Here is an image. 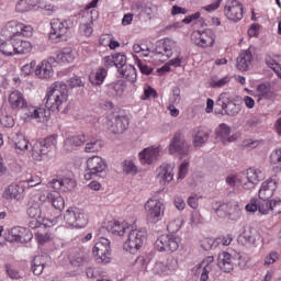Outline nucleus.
I'll use <instances>...</instances> for the list:
<instances>
[{
    "instance_id": "obj_55",
    "label": "nucleus",
    "mask_w": 281,
    "mask_h": 281,
    "mask_svg": "<svg viewBox=\"0 0 281 281\" xmlns=\"http://www.w3.org/2000/svg\"><path fill=\"white\" fill-rule=\"evenodd\" d=\"M34 67H36V61L32 60L30 64H26L22 67V72L24 76H30L34 74Z\"/></svg>"
},
{
    "instance_id": "obj_63",
    "label": "nucleus",
    "mask_w": 281,
    "mask_h": 281,
    "mask_svg": "<svg viewBox=\"0 0 281 281\" xmlns=\"http://www.w3.org/2000/svg\"><path fill=\"white\" fill-rule=\"evenodd\" d=\"M33 32L32 26L22 24V30L20 31V36H31Z\"/></svg>"
},
{
    "instance_id": "obj_39",
    "label": "nucleus",
    "mask_w": 281,
    "mask_h": 281,
    "mask_svg": "<svg viewBox=\"0 0 281 281\" xmlns=\"http://www.w3.org/2000/svg\"><path fill=\"white\" fill-rule=\"evenodd\" d=\"M134 269L136 270L137 276H142V273H146L148 269V261H146V258L138 257L135 260Z\"/></svg>"
},
{
    "instance_id": "obj_37",
    "label": "nucleus",
    "mask_w": 281,
    "mask_h": 281,
    "mask_svg": "<svg viewBox=\"0 0 281 281\" xmlns=\"http://www.w3.org/2000/svg\"><path fill=\"white\" fill-rule=\"evenodd\" d=\"M231 80H232V78L229 76H226L223 78H218V77L214 76L211 78L210 86L213 89H221L222 87H225V85H229Z\"/></svg>"
},
{
    "instance_id": "obj_64",
    "label": "nucleus",
    "mask_w": 281,
    "mask_h": 281,
    "mask_svg": "<svg viewBox=\"0 0 281 281\" xmlns=\"http://www.w3.org/2000/svg\"><path fill=\"white\" fill-rule=\"evenodd\" d=\"M272 212H274V214H281V200H274L272 202Z\"/></svg>"
},
{
    "instance_id": "obj_27",
    "label": "nucleus",
    "mask_w": 281,
    "mask_h": 281,
    "mask_svg": "<svg viewBox=\"0 0 281 281\" xmlns=\"http://www.w3.org/2000/svg\"><path fill=\"white\" fill-rule=\"evenodd\" d=\"M23 234H25V228L21 226H15L8 232L5 240H8V243L25 241V239L23 238Z\"/></svg>"
},
{
    "instance_id": "obj_6",
    "label": "nucleus",
    "mask_w": 281,
    "mask_h": 281,
    "mask_svg": "<svg viewBox=\"0 0 281 281\" xmlns=\"http://www.w3.org/2000/svg\"><path fill=\"white\" fill-rule=\"evenodd\" d=\"M92 254L99 262H104V265L111 262V241L108 238L101 237L95 243Z\"/></svg>"
},
{
    "instance_id": "obj_54",
    "label": "nucleus",
    "mask_w": 281,
    "mask_h": 281,
    "mask_svg": "<svg viewBox=\"0 0 281 281\" xmlns=\"http://www.w3.org/2000/svg\"><path fill=\"white\" fill-rule=\"evenodd\" d=\"M190 168V162H182L179 167L178 179H183L188 176V170Z\"/></svg>"
},
{
    "instance_id": "obj_1",
    "label": "nucleus",
    "mask_w": 281,
    "mask_h": 281,
    "mask_svg": "<svg viewBox=\"0 0 281 281\" xmlns=\"http://www.w3.org/2000/svg\"><path fill=\"white\" fill-rule=\"evenodd\" d=\"M67 100H69L67 83L56 81L49 87L43 100L45 108H36L26 102L21 110V117L24 122H32V120H36V122H47V120H49V111L59 113V111H63L67 105Z\"/></svg>"
},
{
    "instance_id": "obj_17",
    "label": "nucleus",
    "mask_w": 281,
    "mask_h": 281,
    "mask_svg": "<svg viewBox=\"0 0 281 281\" xmlns=\"http://www.w3.org/2000/svg\"><path fill=\"white\" fill-rule=\"evenodd\" d=\"M278 176H272L265 182H262L259 190V199H271L276 190H278Z\"/></svg>"
},
{
    "instance_id": "obj_56",
    "label": "nucleus",
    "mask_w": 281,
    "mask_h": 281,
    "mask_svg": "<svg viewBox=\"0 0 281 281\" xmlns=\"http://www.w3.org/2000/svg\"><path fill=\"white\" fill-rule=\"evenodd\" d=\"M229 135V130L225 126V124H222L220 126V130L217 131V139H227Z\"/></svg>"
},
{
    "instance_id": "obj_16",
    "label": "nucleus",
    "mask_w": 281,
    "mask_h": 281,
    "mask_svg": "<svg viewBox=\"0 0 281 281\" xmlns=\"http://www.w3.org/2000/svg\"><path fill=\"white\" fill-rule=\"evenodd\" d=\"M159 153H161V147L157 146H151L145 148L143 151L139 153V161L143 166H150L159 159Z\"/></svg>"
},
{
    "instance_id": "obj_20",
    "label": "nucleus",
    "mask_w": 281,
    "mask_h": 281,
    "mask_svg": "<svg viewBox=\"0 0 281 281\" xmlns=\"http://www.w3.org/2000/svg\"><path fill=\"white\" fill-rule=\"evenodd\" d=\"M131 226L120 223L115 220L109 221L104 224L103 229H106L112 236H124L130 232Z\"/></svg>"
},
{
    "instance_id": "obj_51",
    "label": "nucleus",
    "mask_w": 281,
    "mask_h": 281,
    "mask_svg": "<svg viewBox=\"0 0 281 281\" xmlns=\"http://www.w3.org/2000/svg\"><path fill=\"white\" fill-rule=\"evenodd\" d=\"M172 97L170 98V104H179L181 102V89L173 88Z\"/></svg>"
},
{
    "instance_id": "obj_5",
    "label": "nucleus",
    "mask_w": 281,
    "mask_h": 281,
    "mask_svg": "<svg viewBox=\"0 0 281 281\" xmlns=\"http://www.w3.org/2000/svg\"><path fill=\"white\" fill-rule=\"evenodd\" d=\"M177 49V42L175 40L167 37L158 43L155 49V58L159 63H166L169 58H172V53Z\"/></svg>"
},
{
    "instance_id": "obj_18",
    "label": "nucleus",
    "mask_w": 281,
    "mask_h": 281,
    "mask_svg": "<svg viewBox=\"0 0 281 281\" xmlns=\"http://www.w3.org/2000/svg\"><path fill=\"white\" fill-rule=\"evenodd\" d=\"M52 63H56V58L49 57L48 60H43L40 65L36 66L35 76L37 78L47 79L54 76V68Z\"/></svg>"
},
{
    "instance_id": "obj_48",
    "label": "nucleus",
    "mask_w": 281,
    "mask_h": 281,
    "mask_svg": "<svg viewBox=\"0 0 281 281\" xmlns=\"http://www.w3.org/2000/svg\"><path fill=\"white\" fill-rule=\"evenodd\" d=\"M150 98H157V90L150 86H146L144 93L140 95V100H150Z\"/></svg>"
},
{
    "instance_id": "obj_4",
    "label": "nucleus",
    "mask_w": 281,
    "mask_h": 281,
    "mask_svg": "<svg viewBox=\"0 0 281 281\" xmlns=\"http://www.w3.org/2000/svg\"><path fill=\"white\" fill-rule=\"evenodd\" d=\"M244 178L238 180L244 190H254L265 179L262 169L249 168L243 172Z\"/></svg>"
},
{
    "instance_id": "obj_53",
    "label": "nucleus",
    "mask_w": 281,
    "mask_h": 281,
    "mask_svg": "<svg viewBox=\"0 0 281 281\" xmlns=\"http://www.w3.org/2000/svg\"><path fill=\"white\" fill-rule=\"evenodd\" d=\"M137 65L142 74H145V76H150V74H153V68L146 65V63L137 59Z\"/></svg>"
},
{
    "instance_id": "obj_61",
    "label": "nucleus",
    "mask_w": 281,
    "mask_h": 281,
    "mask_svg": "<svg viewBox=\"0 0 281 281\" xmlns=\"http://www.w3.org/2000/svg\"><path fill=\"white\" fill-rule=\"evenodd\" d=\"M246 210L250 212V214H255L256 212H258V200H250V203L246 205Z\"/></svg>"
},
{
    "instance_id": "obj_41",
    "label": "nucleus",
    "mask_w": 281,
    "mask_h": 281,
    "mask_svg": "<svg viewBox=\"0 0 281 281\" xmlns=\"http://www.w3.org/2000/svg\"><path fill=\"white\" fill-rule=\"evenodd\" d=\"M258 203V212L260 214H269L270 210L273 209V202H270L269 199H260V201L257 200Z\"/></svg>"
},
{
    "instance_id": "obj_3",
    "label": "nucleus",
    "mask_w": 281,
    "mask_h": 281,
    "mask_svg": "<svg viewBox=\"0 0 281 281\" xmlns=\"http://www.w3.org/2000/svg\"><path fill=\"white\" fill-rule=\"evenodd\" d=\"M106 160L102 157L93 156L87 160V172L85 173L86 181H91L93 177H103L104 170H106Z\"/></svg>"
},
{
    "instance_id": "obj_36",
    "label": "nucleus",
    "mask_w": 281,
    "mask_h": 281,
    "mask_svg": "<svg viewBox=\"0 0 281 281\" xmlns=\"http://www.w3.org/2000/svg\"><path fill=\"white\" fill-rule=\"evenodd\" d=\"M106 69L99 68L94 74L90 75V82L97 87H100L104 79L106 78Z\"/></svg>"
},
{
    "instance_id": "obj_44",
    "label": "nucleus",
    "mask_w": 281,
    "mask_h": 281,
    "mask_svg": "<svg viewBox=\"0 0 281 281\" xmlns=\"http://www.w3.org/2000/svg\"><path fill=\"white\" fill-rule=\"evenodd\" d=\"M258 93L261 98H266V100H271L273 98V92L271 91V88H269L267 85H259Z\"/></svg>"
},
{
    "instance_id": "obj_21",
    "label": "nucleus",
    "mask_w": 281,
    "mask_h": 281,
    "mask_svg": "<svg viewBox=\"0 0 281 281\" xmlns=\"http://www.w3.org/2000/svg\"><path fill=\"white\" fill-rule=\"evenodd\" d=\"M23 192H25L23 187L16 183H11L8 188L4 189L3 198L7 199V201L12 199L15 201H21V199H23Z\"/></svg>"
},
{
    "instance_id": "obj_50",
    "label": "nucleus",
    "mask_w": 281,
    "mask_h": 281,
    "mask_svg": "<svg viewBox=\"0 0 281 281\" xmlns=\"http://www.w3.org/2000/svg\"><path fill=\"white\" fill-rule=\"evenodd\" d=\"M249 260L250 258L248 256H239L237 258V267L241 270L247 269L249 267Z\"/></svg>"
},
{
    "instance_id": "obj_12",
    "label": "nucleus",
    "mask_w": 281,
    "mask_h": 281,
    "mask_svg": "<svg viewBox=\"0 0 281 281\" xmlns=\"http://www.w3.org/2000/svg\"><path fill=\"white\" fill-rule=\"evenodd\" d=\"M224 14L228 21L238 23L243 19V4L238 0H228L224 7Z\"/></svg>"
},
{
    "instance_id": "obj_9",
    "label": "nucleus",
    "mask_w": 281,
    "mask_h": 281,
    "mask_svg": "<svg viewBox=\"0 0 281 281\" xmlns=\"http://www.w3.org/2000/svg\"><path fill=\"white\" fill-rule=\"evenodd\" d=\"M181 238L175 235H161L155 243V248L158 251H177Z\"/></svg>"
},
{
    "instance_id": "obj_58",
    "label": "nucleus",
    "mask_w": 281,
    "mask_h": 281,
    "mask_svg": "<svg viewBox=\"0 0 281 281\" xmlns=\"http://www.w3.org/2000/svg\"><path fill=\"white\" fill-rule=\"evenodd\" d=\"M199 195L192 194L188 199V206L192 207V210H196L199 207Z\"/></svg>"
},
{
    "instance_id": "obj_38",
    "label": "nucleus",
    "mask_w": 281,
    "mask_h": 281,
    "mask_svg": "<svg viewBox=\"0 0 281 281\" xmlns=\"http://www.w3.org/2000/svg\"><path fill=\"white\" fill-rule=\"evenodd\" d=\"M36 5V0H20L16 3L15 10L16 12H29Z\"/></svg>"
},
{
    "instance_id": "obj_29",
    "label": "nucleus",
    "mask_w": 281,
    "mask_h": 281,
    "mask_svg": "<svg viewBox=\"0 0 281 281\" xmlns=\"http://www.w3.org/2000/svg\"><path fill=\"white\" fill-rule=\"evenodd\" d=\"M190 150V145L186 142H172L169 145L170 155H186Z\"/></svg>"
},
{
    "instance_id": "obj_60",
    "label": "nucleus",
    "mask_w": 281,
    "mask_h": 281,
    "mask_svg": "<svg viewBox=\"0 0 281 281\" xmlns=\"http://www.w3.org/2000/svg\"><path fill=\"white\" fill-rule=\"evenodd\" d=\"M278 258H280V255L276 251H272L265 258V265H273Z\"/></svg>"
},
{
    "instance_id": "obj_13",
    "label": "nucleus",
    "mask_w": 281,
    "mask_h": 281,
    "mask_svg": "<svg viewBox=\"0 0 281 281\" xmlns=\"http://www.w3.org/2000/svg\"><path fill=\"white\" fill-rule=\"evenodd\" d=\"M217 105L225 111L226 115H231V117H234L237 113H240V105L234 103V101L229 99V94L227 92L220 94Z\"/></svg>"
},
{
    "instance_id": "obj_35",
    "label": "nucleus",
    "mask_w": 281,
    "mask_h": 281,
    "mask_svg": "<svg viewBox=\"0 0 281 281\" xmlns=\"http://www.w3.org/2000/svg\"><path fill=\"white\" fill-rule=\"evenodd\" d=\"M15 54H30L32 52V43L29 41L14 40Z\"/></svg>"
},
{
    "instance_id": "obj_43",
    "label": "nucleus",
    "mask_w": 281,
    "mask_h": 281,
    "mask_svg": "<svg viewBox=\"0 0 281 281\" xmlns=\"http://www.w3.org/2000/svg\"><path fill=\"white\" fill-rule=\"evenodd\" d=\"M123 171L125 175H137V166L132 160H124L123 161Z\"/></svg>"
},
{
    "instance_id": "obj_32",
    "label": "nucleus",
    "mask_w": 281,
    "mask_h": 281,
    "mask_svg": "<svg viewBox=\"0 0 281 281\" xmlns=\"http://www.w3.org/2000/svg\"><path fill=\"white\" fill-rule=\"evenodd\" d=\"M46 199L48 200V203H52L55 210H65V199L60 196V193H47Z\"/></svg>"
},
{
    "instance_id": "obj_11",
    "label": "nucleus",
    "mask_w": 281,
    "mask_h": 281,
    "mask_svg": "<svg viewBox=\"0 0 281 281\" xmlns=\"http://www.w3.org/2000/svg\"><path fill=\"white\" fill-rule=\"evenodd\" d=\"M147 218L150 223H158L164 215V203L159 200H148L145 204Z\"/></svg>"
},
{
    "instance_id": "obj_24",
    "label": "nucleus",
    "mask_w": 281,
    "mask_h": 281,
    "mask_svg": "<svg viewBox=\"0 0 281 281\" xmlns=\"http://www.w3.org/2000/svg\"><path fill=\"white\" fill-rule=\"evenodd\" d=\"M217 265L224 273L234 271V262L232 261V255L229 252H222L218 255Z\"/></svg>"
},
{
    "instance_id": "obj_59",
    "label": "nucleus",
    "mask_w": 281,
    "mask_h": 281,
    "mask_svg": "<svg viewBox=\"0 0 281 281\" xmlns=\"http://www.w3.org/2000/svg\"><path fill=\"white\" fill-rule=\"evenodd\" d=\"M165 267H167V271H175V270H177V267H178L177 258H175V257L168 258L167 259V265H165Z\"/></svg>"
},
{
    "instance_id": "obj_52",
    "label": "nucleus",
    "mask_w": 281,
    "mask_h": 281,
    "mask_svg": "<svg viewBox=\"0 0 281 281\" xmlns=\"http://www.w3.org/2000/svg\"><path fill=\"white\" fill-rule=\"evenodd\" d=\"M102 148V145L98 144L97 142H90L86 145V153H98Z\"/></svg>"
},
{
    "instance_id": "obj_2",
    "label": "nucleus",
    "mask_w": 281,
    "mask_h": 281,
    "mask_svg": "<svg viewBox=\"0 0 281 281\" xmlns=\"http://www.w3.org/2000/svg\"><path fill=\"white\" fill-rule=\"evenodd\" d=\"M127 239L123 244V249L130 254H137L146 240V229H133L130 227V231L126 233Z\"/></svg>"
},
{
    "instance_id": "obj_49",
    "label": "nucleus",
    "mask_w": 281,
    "mask_h": 281,
    "mask_svg": "<svg viewBox=\"0 0 281 281\" xmlns=\"http://www.w3.org/2000/svg\"><path fill=\"white\" fill-rule=\"evenodd\" d=\"M232 236L227 235L226 237H218L213 241V245H223L224 247H228V245H232Z\"/></svg>"
},
{
    "instance_id": "obj_40",
    "label": "nucleus",
    "mask_w": 281,
    "mask_h": 281,
    "mask_svg": "<svg viewBox=\"0 0 281 281\" xmlns=\"http://www.w3.org/2000/svg\"><path fill=\"white\" fill-rule=\"evenodd\" d=\"M11 42H3L0 45V52L4 55V56H14V54H16L15 49H14V40H10Z\"/></svg>"
},
{
    "instance_id": "obj_57",
    "label": "nucleus",
    "mask_w": 281,
    "mask_h": 281,
    "mask_svg": "<svg viewBox=\"0 0 281 281\" xmlns=\"http://www.w3.org/2000/svg\"><path fill=\"white\" fill-rule=\"evenodd\" d=\"M61 184L67 190H74V188H76V180L71 178H64L61 179Z\"/></svg>"
},
{
    "instance_id": "obj_46",
    "label": "nucleus",
    "mask_w": 281,
    "mask_h": 281,
    "mask_svg": "<svg viewBox=\"0 0 281 281\" xmlns=\"http://www.w3.org/2000/svg\"><path fill=\"white\" fill-rule=\"evenodd\" d=\"M126 65V55L122 54V53H116L114 55V67L116 69H121L123 67H125Z\"/></svg>"
},
{
    "instance_id": "obj_25",
    "label": "nucleus",
    "mask_w": 281,
    "mask_h": 281,
    "mask_svg": "<svg viewBox=\"0 0 281 281\" xmlns=\"http://www.w3.org/2000/svg\"><path fill=\"white\" fill-rule=\"evenodd\" d=\"M26 214L29 218H41L43 216V204L31 200L26 205Z\"/></svg>"
},
{
    "instance_id": "obj_14",
    "label": "nucleus",
    "mask_w": 281,
    "mask_h": 281,
    "mask_svg": "<svg viewBox=\"0 0 281 281\" xmlns=\"http://www.w3.org/2000/svg\"><path fill=\"white\" fill-rule=\"evenodd\" d=\"M69 263L75 269H80V267H85V265H89V252L85 251L80 248H75L69 252Z\"/></svg>"
},
{
    "instance_id": "obj_45",
    "label": "nucleus",
    "mask_w": 281,
    "mask_h": 281,
    "mask_svg": "<svg viewBox=\"0 0 281 281\" xmlns=\"http://www.w3.org/2000/svg\"><path fill=\"white\" fill-rule=\"evenodd\" d=\"M166 271H167V267L161 261L155 262L154 266L151 267V273L154 276H164V273H166Z\"/></svg>"
},
{
    "instance_id": "obj_7",
    "label": "nucleus",
    "mask_w": 281,
    "mask_h": 281,
    "mask_svg": "<svg viewBox=\"0 0 281 281\" xmlns=\"http://www.w3.org/2000/svg\"><path fill=\"white\" fill-rule=\"evenodd\" d=\"M50 41L54 43H59V41H67V37L69 36V22L67 20H53L50 22Z\"/></svg>"
},
{
    "instance_id": "obj_8",
    "label": "nucleus",
    "mask_w": 281,
    "mask_h": 281,
    "mask_svg": "<svg viewBox=\"0 0 281 281\" xmlns=\"http://www.w3.org/2000/svg\"><path fill=\"white\" fill-rule=\"evenodd\" d=\"M64 221L70 227L82 228L87 225V215L80 209H68L64 215Z\"/></svg>"
},
{
    "instance_id": "obj_31",
    "label": "nucleus",
    "mask_w": 281,
    "mask_h": 281,
    "mask_svg": "<svg viewBox=\"0 0 281 281\" xmlns=\"http://www.w3.org/2000/svg\"><path fill=\"white\" fill-rule=\"evenodd\" d=\"M76 53L71 48H64L56 55V63H74Z\"/></svg>"
},
{
    "instance_id": "obj_10",
    "label": "nucleus",
    "mask_w": 281,
    "mask_h": 281,
    "mask_svg": "<svg viewBox=\"0 0 281 281\" xmlns=\"http://www.w3.org/2000/svg\"><path fill=\"white\" fill-rule=\"evenodd\" d=\"M191 41L195 43L199 47H213L216 41V35L210 29L205 31H195L191 35Z\"/></svg>"
},
{
    "instance_id": "obj_23",
    "label": "nucleus",
    "mask_w": 281,
    "mask_h": 281,
    "mask_svg": "<svg viewBox=\"0 0 281 281\" xmlns=\"http://www.w3.org/2000/svg\"><path fill=\"white\" fill-rule=\"evenodd\" d=\"M251 63H254V54H251V50H243L237 58V69H239V71H248L249 67H251Z\"/></svg>"
},
{
    "instance_id": "obj_34",
    "label": "nucleus",
    "mask_w": 281,
    "mask_h": 281,
    "mask_svg": "<svg viewBox=\"0 0 281 281\" xmlns=\"http://www.w3.org/2000/svg\"><path fill=\"white\" fill-rule=\"evenodd\" d=\"M45 269V259L41 256H36L31 263V271L34 276H41Z\"/></svg>"
},
{
    "instance_id": "obj_62",
    "label": "nucleus",
    "mask_w": 281,
    "mask_h": 281,
    "mask_svg": "<svg viewBox=\"0 0 281 281\" xmlns=\"http://www.w3.org/2000/svg\"><path fill=\"white\" fill-rule=\"evenodd\" d=\"M281 161V148L276 149L274 151H272V154L270 155V162L271 164H278Z\"/></svg>"
},
{
    "instance_id": "obj_19",
    "label": "nucleus",
    "mask_w": 281,
    "mask_h": 281,
    "mask_svg": "<svg viewBox=\"0 0 281 281\" xmlns=\"http://www.w3.org/2000/svg\"><path fill=\"white\" fill-rule=\"evenodd\" d=\"M22 27L23 23H19L18 21H10L3 26L1 34L9 41H15L14 38L20 36Z\"/></svg>"
},
{
    "instance_id": "obj_22",
    "label": "nucleus",
    "mask_w": 281,
    "mask_h": 281,
    "mask_svg": "<svg viewBox=\"0 0 281 281\" xmlns=\"http://www.w3.org/2000/svg\"><path fill=\"white\" fill-rule=\"evenodd\" d=\"M26 103H27V100H25V97L19 90H15L10 93L9 104L12 111H21Z\"/></svg>"
},
{
    "instance_id": "obj_42",
    "label": "nucleus",
    "mask_w": 281,
    "mask_h": 281,
    "mask_svg": "<svg viewBox=\"0 0 281 281\" xmlns=\"http://www.w3.org/2000/svg\"><path fill=\"white\" fill-rule=\"evenodd\" d=\"M32 148L33 155H37V157H41V155H45V149L43 146H49V143H43V142H36L33 144H30Z\"/></svg>"
},
{
    "instance_id": "obj_28",
    "label": "nucleus",
    "mask_w": 281,
    "mask_h": 281,
    "mask_svg": "<svg viewBox=\"0 0 281 281\" xmlns=\"http://www.w3.org/2000/svg\"><path fill=\"white\" fill-rule=\"evenodd\" d=\"M125 89L126 85H124V81L119 80L108 86V93L109 95H112V98H122V95H124Z\"/></svg>"
},
{
    "instance_id": "obj_15",
    "label": "nucleus",
    "mask_w": 281,
    "mask_h": 281,
    "mask_svg": "<svg viewBox=\"0 0 281 281\" xmlns=\"http://www.w3.org/2000/svg\"><path fill=\"white\" fill-rule=\"evenodd\" d=\"M109 131L115 135H122L126 128H128V117L127 116H114L106 122Z\"/></svg>"
},
{
    "instance_id": "obj_33",
    "label": "nucleus",
    "mask_w": 281,
    "mask_h": 281,
    "mask_svg": "<svg viewBox=\"0 0 281 281\" xmlns=\"http://www.w3.org/2000/svg\"><path fill=\"white\" fill-rule=\"evenodd\" d=\"M211 135H212V130L207 127L200 126L193 131L194 142H207Z\"/></svg>"
},
{
    "instance_id": "obj_30",
    "label": "nucleus",
    "mask_w": 281,
    "mask_h": 281,
    "mask_svg": "<svg viewBox=\"0 0 281 281\" xmlns=\"http://www.w3.org/2000/svg\"><path fill=\"white\" fill-rule=\"evenodd\" d=\"M119 74L130 82H135V80H137V71L133 65H125L122 68H119Z\"/></svg>"
},
{
    "instance_id": "obj_47",
    "label": "nucleus",
    "mask_w": 281,
    "mask_h": 281,
    "mask_svg": "<svg viewBox=\"0 0 281 281\" xmlns=\"http://www.w3.org/2000/svg\"><path fill=\"white\" fill-rule=\"evenodd\" d=\"M5 271L11 280H23L21 272H19V270L14 269L12 266L7 265Z\"/></svg>"
},
{
    "instance_id": "obj_26",
    "label": "nucleus",
    "mask_w": 281,
    "mask_h": 281,
    "mask_svg": "<svg viewBox=\"0 0 281 281\" xmlns=\"http://www.w3.org/2000/svg\"><path fill=\"white\" fill-rule=\"evenodd\" d=\"M157 172V177L160 179V181H162V183H170L175 177V173H172V165H161Z\"/></svg>"
}]
</instances>
